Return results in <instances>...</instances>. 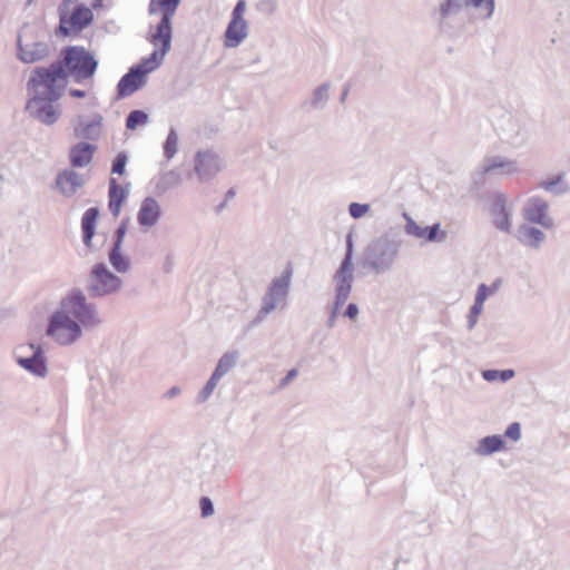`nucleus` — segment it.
<instances>
[{
    "label": "nucleus",
    "instance_id": "nucleus-47",
    "mask_svg": "<svg viewBox=\"0 0 570 570\" xmlns=\"http://www.w3.org/2000/svg\"><path fill=\"white\" fill-rule=\"evenodd\" d=\"M298 375V371L296 368H292L287 372L285 377H283L279 382V387L287 386L296 376Z\"/></svg>",
    "mask_w": 570,
    "mask_h": 570
},
{
    "label": "nucleus",
    "instance_id": "nucleus-19",
    "mask_svg": "<svg viewBox=\"0 0 570 570\" xmlns=\"http://www.w3.org/2000/svg\"><path fill=\"white\" fill-rule=\"evenodd\" d=\"M29 348L32 350V354L26 357L18 356L17 363L33 375L38 377H45L48 371L41 346L31 343L29 344Z\"/></svg>",
    "mask_w": 570,
    "mask_h": 570
},
{
    "label": "nucleus",
    "instance_id": "nucleus-11",
    "mask_svg": "<svg viewBox=\"0 0 570 570\" xmlns=\"http://www.w3.org/2000/svg\"><path fill=\"white\" fill-rule=\"evenodd\" d=\"M171 38L173 31L167 30L159 35L158 28H155V30L150 32L149 41L155 47H159V50H154L148 58L142 59V61L137 66L142 67V69L148 70V72H151L155 69H157L161 65L167 52L170 50Z\"/></svg>",
    "mask_w": 570,
    "mask_h": 570
},
{
    "label": "nucleus",
    "instance_id": "nucleus-8",
    "mask_svg": "<svg viewBox=\"0 0 570 570\" xmlns=\"http://www.w3.org/2000/svg\"><path fill=\"white\" fill-rule=\"evenodd\" d=\"M549 203L541 196L529 197L523 207L522 216L529 224L539 225L546 229L554 227V219L549 213Z\"/></svg>",
    "mask_w": 570,
    "mask_h": 570
},
{
    "label": "nucleus",
    "instance_id": "nucleus-17",
    "mask_svg": "<svg viewBox=\"0 0 570 570\" xmlns=\"http://www.w3.org/2000/svg\"><path fill=\"white\" fill-rule=\"evenodd\" d=\"M148 70H144L142 67L132 66L128 72L125 73L117 85V97L125 98L131 96L145 83V77Z\"/></svg>",
    "mask_w": 570,
    "mask_h": 570
},
{
    "label": "nucleus",
    "instance_id": "nucleus-43",
    "mask_svg": "<svg viewBox=\"0 0 570 570\" xmlns=\"http://www.w3.org/2000/svg\"><path fill=\"white\" fill-rule=\"evenodd\" d=\"M341 265L353 266V239L352 234L346 237V252Z\"/></svg>",
    "mask_w": 570,
    "mask_h": 570
},
{
    "label": "nucleus",
    "instance_id": "nucleus-42",
    "mask_svg": "<svg viewBox=\"0 0 570 570\" xmlns=\"http://www.w3.org/2000/svg\"><path fill=\"white\" fill-rule=\"evenodd\" d=\"M200 515L204 519L212 517L215 513L214 503L208 497L199 499Z\"/></svg>",
    "mask_w": 570,
    "mask_h": 570
},
{
    "label": "nucleus",
    "instance_id": "nucleus-41",
    "mask_svg": "<svg viewBox=\"0 0 570 570\" xmlns=\"http://www.w3.org/2000/svg\"><path fill=\"white\" fill-rule=\"evenodd\" d=\"M368 212V204L351 203L348 206V213L355 219L362 218Z\"/></svg>",
    "mask_w": 570,
    "mask_h": 570
},
{
    "label": "nucleus",
    "instance_id": "nucleus-24",
    "mask_svg": "<svg viewBox=\"0 0 570 570\" xmlns=\"http://www.w3.org/2000/svg\"><path fill=\"white\" fill-rule=\"evenodd\" d=\"M403 218L405 219L406 224L404 226V232L406 235L416 237V238H423L426 242H434L438 238V233L440 230V224H434L432 226L428 227H421L416 224V222L407 214L403 213Z\"/></svg>",
    "mask_w": 570,
    "mask_h": 570
},
{
    "label": "nucleus",
    "instance_id": "nucleus-1",
    "mask_svg": "<svg viewBox=\"0 0 570 570\" xmlns=\"http://www.w3.org/2000/svg\"><path fill=\"white\" fill-rule=\"evenodd\" d=\"M122 287L119 276L109 271L105 263L91 267L87 281V294L78 287L70 289L60 301V306L52 313L46 334L61 346L78 342L83 331H94L105 321L97 304L90 298H104L117 294Z\"/></svg>",
    "mask_w": 570,
    "mask_h": 570
},
{
    "label": "nucleus",
    "instance_id": "nucleus-32",
    "mask_svg": "<svg viewBox=\"0 0 570 570\" xmlns=\"http://www.w3.org/2000/svg\"><path fill=\"white\" fill-rule=\"evenodd\" d=\"M331 83L324 82L316 87L309 100L305 101L304 105L311 106L313 110H323L330 100Z\"/></svg>",
    "mask_w": 570,
    "mask_h": 570
},
{
    "label": "nucleus",
    "instance_id": "nucleus-3",
    "mask_svg": "<svg viewBox=\"0 0 570 570\" xmlns=\"http://www.w3.org/2000/svg\"><path fill=\"white\" fill-rule=\"evenodd\" d=\"M51 65H59L62 68L63 75L60 83L65 88L68 75L76 82L91 78L97 70L98 61L83 47L71 46L61 51V60Z\"/></svg>",
    "mask_w": 570,
    "mask_h": 570
},
{
    "label": "nucleus",
    "instance_id": "nucleus-14",
    "mask_svg": "<svg viewBox=\"0 0 570 570\" xmlns=\"http://www.w3.org/2000/svg\"><path fill=\"white\" fill-rule=\"evenodd\" d=\"M438 14V31L441 37L456 40L463 36L465 30V20L460 13L448 12V10L439 8Z\"/></svg>",
    "mask_w": 570,
    "mask_h": 570
},
{
    "label": "nucleus",
    "instance_id": "nucleus-45",
    "mask_svg": "<svg viewBox=\"0 0 570 570\" xmlns=\"http://www.w3.org/2000/svg\"><path fill=\"white\" fill-rule=\"evenodd\" d=\"M344 304H338L337 301H334L333 302V306L331 308V313H330V316L326 321V326L328 328H332L335 326V323H336V318H337V315L340 313V309L341 307L343 306Z\"/></svg>",
    "mask_w": 570,
    "mask_h": 570
},
{
    "label": "nucleus",
    "instance_id": "nucleus-39",
    "mask_svg": "<svg viewBox=\"0 0 570 570\" xmlns=\"http://www.w3.org/2000/svg\"><path fill=\"white\" fill-rule=\"evenodd\" d=\"M127 161H128L127 154L124 151L119 153L112 161V166H111L112 174L122 175L126 170Z\"/></svg>",
    "mask_w": 570,
    "mask_h": 570
},
{
    "label": "nucleus",
    "instance_id": "nucleus-54",
    "mask_svg": "<svg viewBox=\"0 0 570 570\" xmlns=\"http://www.w3.org/2000/svg\"><path fill=\"white\" fill-rule=\"evenodd\" d=\"M69 95L73 98H85L86 91L81 89H70Z\"/></svg>",
    "mask_w": 570,
    "mask_h": 570
},
{
    "label": "nucleus",
    "instance_id": "nucleus-34",
    "mask_svg": "<svg viewBox=\"0 0 570 570\" xmlns=\"http://www.w3.org/2000/svg\"><path fill=\"white\" fill-rule=\"evenodd\" d=\"M239 358V352L238 351H228L224 353L220 358L218 360L216 367L214 370V374L218 377H223L226 375L232 368L236 366V363Z\"/></svg>",
    "mask_w": 570,
    "mask_h": 570
},
{
    "label": "nucleus",
    "instance_id": "nucleus-21",
    "mask_svg": "<svg viewBox=\"0 0 570 570\" xmlns=\"http://www.w3.org/2000/svg\"><path fill=\"white\" fill-rule=\"evenodd\" d=\"M515 238L523 246L535 250L540 249L547 240L546 234L529 223H523L517 228Z\"/></svg>",
    "mask_w": 570,
    "mask_h": 570
},
{
    "label": "nucleus",
    "instance_id": "nucleus-53",
    "mask_svg": "<svg viewBox=\"0 0 570 570\" xmlns=\"http://www.w3.org/2000/svg\"><path fill=\"white\" fill-rule=\"evenodd\" d=\"M478 318H479V316H473V314L469 313V315H468V330L469 331H472L475 327V325L478 323Z\"/></svg>",
    "mask_w": 570,
    "mask_h": 570
},
{
    "label": "nucleus",
    "instance_id": "nucleus-5",
    "mask_svg": "<svg viewBox=\"0 0 570 570\" xmlns=\"http://www.w3.org/2000/svg\"><path fill=\"white\" fill-rule=\"evenodd\" d=\"M292 269H287L281 276L274 278L262 297V305L253 321V325L263 322L267 315L277 308H283L289 292Z\"/></svg>",
    "mask_w": 570,
    "mask_h": 570
},
{
    "label": "nucleus",
    "instance_id": "nucleus-2",
    "mask_svg": "<svg viewBox=\"0 0 570 570\" xmlns=\"http://www.w3.org/2000/svg\"><path fill=\"white\" fill-rule=\"evenodd\" d=\"M63 70L59 65H50L48 68L38 67L33 70L28 81L32 97L27 104L29 114L45 125H53L60 115L55 102L61 97L63 87L61 78Z\"/></svg>",
    "mask_w": 570,
    "mask_h": 570
},
{
    "label": "nucleus",
    "instance_id": "nucleus-25",
    "mask_svg": "<svg viewBox=\"0 0 570 570\" xmlns=\"http://www.w3.org/2000/svg\"><path fill=\"white\" fill-rule=\"evenodd\" d=\"M538 188L553 196H563L570 193V185L567 181V174L559 173L551 175L538 183Z\"/></svg>",
    "mask_w": 570,
    "mask_h": 570
},
{
    "label": "nucleus",
    "instance_id": "nucleus-29",
    "mask_svg": "<svg viewBox=\"0 0 570 570\" xmlns=\"http://www.w3.org/2000/svg\"><path fill=\"white\" fill-rule=\"evenodd\" d=\"M181 183V175L176 169H170L160 174L155 180V193L164 195L173 188H176Z\"/></svg>",
    "mask_w": 570,
    "mask_h": 570
},
{
    "label": "nucleus",
    "instance_id": "nucleus-33",
    "mask_svg": "<svg viewBox=\"0 0 570 570\" xmlns=\"http://www.w3.org/2000/svg\"><path fill=\"white\" fill-rule=\"evenodd\" d=\"M121 247L112 245L108 253V259L117 273L125 274L130 271V259L122 253Z\"/></svg>",
    "mask_w": 570,
    "mask_h": 570
},
{
    "label": "nucleus",
    "instance_id": "nucleus-10",
    "mask_svg": "<svg viewBox=\"0 0 570 570\" xmlns=\"http://www.w3.org/2000/svg\"><path fill=\"white\" fill-rule=\"evenodd\" d=\"M224 168L223 159L212 150L198 151L194 157V170L200 183L210 181Z\"/></svg>",
    "mask_w": 570,
    "mask_h": 570
},
{
    "label": "nucleus",
    "instance_id": "nucleus-48",
    "mask_svg": "<svg viewBox=\"0 0 570 570\" xmlns=\"http://www.w3.org/2000/svg\"><path fill=\"white\" fill-rule=\"evenodd\" d=\"M358 315V306L355 303H350L344 312V316L350 320H355Z\"/></svg>",
    "mask_w": 570,
    "mask_h": 570
},
{
    "label": "nucleus",
    "instance_id": "nucleus-57",
    "mask_svg": "<svg viewBox=\"0 0 570 570\" xmlns=\"http://www.w3.org/2000/svg\"><path fill=\"white\" fill-rule=\"evenodd\" d=\"M101 4V0H96V2L92 3L94 8H97Z\"/></svg>",
    "mask_w": 570,
    "mask_h": 570
},
{
    "label": "nucleus",
    "instance_id": "nucleus-50",
    "mask_svg": "<svg viewBox=\"0 0 570 570\" xmlns=\"http://www.w3.org/2000/svg\"><path fill=\"white\" fill-rule=\"evenodd\" d=\"M515 373L513 370L509 368V370H499V380L501 382H507L509 380H511L512 377H514Z\"/></svg>",
    "mask_w": 570,
    "mask_h": 570
},
{
    "label": "nucleus",
    "instance_id": "nucleus-52",
    "mask_svg": "<svg viewBox=\"0 0 570 570\" xmlns=\"http://www.w3.org/2000/svg\"><path fill=\"white\" fill-rule=\"evenodd\" d=\"M180 389L178 386H173L170 387L166 393H165V397L167 399H174L176 396H178L180 394Z\"/></svg>",
    "mask_w": 570,
    "mask_h": 570
},
{
    "label": "nucleus",
    "instance_id": "nucleus-31",
    "mask_svg": "<svg viewBox=\"0 0 570 570\" xmlns=\"http://www.w3.org/2000/svg\"><path fill=\"white\" fill-rule=\"evenodd\" d=\"M109 203L108 207L111 214L117 217L120 213L122 203L126 198L125 191L120 185L117 184L115 178L109 180L108 190Z\"/></svg>",
    "mask_w": 570,
    "mask_h": 570
},
{
    "label": "nucleus",
    "instance_id": "nucleus-22",
    "mask_svg": "<svg viewBox=\"0 0 570 570\" xmlns=\"http://www.w3.org/2000/svg\"><path fill=\"white\" fill-rule=\"evenodd\" d=\"M49 55V47L46 42L22 43L18 38V57L24 63H33L45 59Z\"/></svg>",
    "mask_w": 570,
    "mask_h": 570
},
{
    "label": "nucleus",
    "instance_id": "nucleus-46",
    "mask_svg": "<svg viewBox=\"0 0 570 570\" xmlns=\"http://www.w3.org/2000/svg\"><path fill=\"white\" fill-rule=\"evenodd\" d=\"M490 287H488V285L485 284H480L478 289H476V294H475V298L474 301L476 302H480V303H483L487 301L488 296L489 295H492L490 292H489Z\"/></svg>",
    "mask_w": 570,
    "mask_h": 570
},
{
    "label": "nucleus",
    "instance_id": "nucleus-51",
    "mask_svg": "<svg viewBox=\"0 0 570 570\" xmlns=\"http://www.w3.org/2000/svg\"><path fill=\"white\" fill-rule=\"evenodd\" d=\"M483 303H480V302H476L474 301L473 305L471 306L470 308V312L471 314H473V316H480V314L482 313L483 311Z\"/></svg>",
    "mask_w": 570,
    "mask_h": 570
},
{
    "label": "nucleus",
    "instance_id": "nucleus-16",
    "mask_svg": "<svg viewBox=\"0 0 570 570\" xmlns=\"http://www.w3.org/2000/svg\"><path fill=\"white\" fill-rule=\"evenodd\" d=\"M180 4V0H150L148 4L149 16L156 13L160 14V21L155 28H158V33L164 31H173L171 21Z\"/></svg>",
    "mask_w": 570,
    "mask_h": 570
},
{
    "label": "nucleus",
    "instance_id": "nucleus-40",
    "mask_svg": "<svg viewBox=\"0 0 570 570\" xmlns=\"http://www.w3.org/2000/svg\"><path fill=\"white\" fill-rule=\"evenodd\" d=\"M128 229V218L122 219L114 234L112 245L122 246Z\"/></svg>",
    "mask_w": 570,
    "mask_h": 570
},
{
    "label": "nucleus",
    "instance_id": "nucleus-20",
    "mask_svg": "<svg viewBox=\"0 0 570 570\" xmlns=\"http://www.w3.org/2000/svg\"><path fill=\"white\" fill-rule=\"evenodd\" d=\"M163 215L159 203L154 197H146L138 209L137 222L140 227L149 229L154 227Z\"/></svg>",
    "mask_w": 570,
    "mask_h": 570
},
{
    "label": "nucleus",
    "instance_id": "nucleus-37",
    "mask_svg": "<svg viewBox=\"0 0 570 570\" xmlns=\"http://www.w3.org/2000/svg\"><path fill=\"white\" fill-rule=\"evenodd\" d=\"M164 156L170 160L178 150V135L174 128H170L164 142Z\"/></svg>",
    "mask_w": 570,
    "mask_h": 570
},
{
    "label": "nucleus",
    "instance_id": "nucleus-9",
    "mask_svg": "<svg viewBox=\"0 0 570 570\" xmlns=\"http://www.w3.org/2000/svg\"><path fill=\"white\" fill-rule=\"evenodd\" d=\"M92 11L85 4L76 6L70 16L61 11L57 35L67 37L71 32H80L87 28L92 22Z\"/></svg>",
    "mask_w": 570,
    "mask_h": 570
},
{
    "label": "nucleus",
    "instance_id": "nucleus-35",
    "mask_svg": "<svg viewBox=\"0 0 570 570\" xmlns=\"http://www.w3.org/2000/svg\"><path fill=\"white\" fill-rule=\"evenodd\" d=\"M149 122V116L144 110H131L126 118V128L129 130H135L139 126H145Z\"/></svg>",
    "mask_w": 570,
    "mask_h": 570
},
{
    "label": "nucleus",
    "instance_id": "nucleus-18",
    "mask_svg": "<svg viewBox=\"0 0 570 570\" xmlns=\"http://www.w3.org/2000/svg\"><path fill=\"white\" fill-rule=\"evenodd\" d=\"M354 281L353 266L340 265L336 271L334 282V301L338 304H345L352 292V284Z\"/></svg>",
    "mask_w": 570,
    "mask_h": 570
},
{
    "label": "nucleus",
    "instance_id": "nucleus-28",
    "mask_svg": "<svg viewBox=\"0 0 570 570\" xmlns=\"http://www.w3.org/2000/svg\"><path fill=\"white\" fill-rule=\"evenodd\" d=\"M99 217L97 207L88 208L81 218L82 240L87 247L91 246V240L96 230V223Z\"/></svg>",
    "mask_w": 570,
    "mask_h": 570
},
{
    "label": "nucleus",
    "instance_id": "nucleus-27",
    "mask_svg": "<svg viewBox=\"0 0 570 570\" xmlns=\"http://www.w3.org/2000/svg\"><path fill=\"white\" fill-rule=\"evenodd\" d=\"M101 124L102 117L100 115H96L90 121L80 119L75 126V135L78 138L97 140L100 136Z\"/></svg>",
    "mask_w": 570,
    "mask_h": 570
},
{
    "label": "nucleus",
    "instance_id": "nucleus-4",
    "mask_svg": "<svg viewBox=\"0 0 570 570\" xmlns=\"http://www.w3.org/2000/svg\"><path fill=\"white\" fill-rule=\"evenodd\" d=\"M400 243L389 236H381L372 240L364 249L362 265L371 268L375 274H384L393 268L399 256Z\"/></svg>",
    "mask_w": 570,
    "mask_h": 570
},
{
    "label": "nucleus",
    "instance_id": "nucleus-7",
    "mask_svg": "<svg viewBox=\"0 0 570 570\" xmlns=\"http://www.w3.org/2000/svg\"><path fill=\"white\" fill-rule=\"evenodd\" d=\"M245 11L246 1L238 0L225 31L224 46L226 48H236L247 38L248 22L244 19Z\"/></svg>",
    "mask_w": 570,
    "mask_h": 570
},
{
    "label": "nucleus",
    "instance_id": "nucleus-38",
    "mask_svg": "<svg viewBox=\"0 0 570 570\" xmlns=\"http://www.w3.org/2000/svg\"><path fill=\"white\" fill-rule=\"evenodd\" d=\"M255 9L263 16H274L278 9L277 0H258L255 3Z\"/></svg>",
    "mask_w": 570,
    "mask_h": 570
},
{
    "label": "nucleus",
    "instance_id": "nucleus-6",
    "mask_svg": "<svg viewBox=\"0 0 570 570\" xmlns=\"http://www.w3.org/2000/svg\"><path fill=\"white\" fill-rule=\"evenodd\" d=\"M520 171L519 164L501 155H485L479 163L474 176L476 184H484L492 179H502Z\"/></svg>",
    "mask_w": 570,
    "mask_h": 570
},
{
    "label": "nucleus",
    "instance_id": "nucleus-15",
    "mask_svg": "<svg viewBox=\"0 0 570 570\" xmlns=\"http://www.w3.org/2000/svg\"><path fill=\"white\" fill-rule=\"evenodd\" d=\"M475 8L480 10V18L490 20L495 10V0H443L439 8L448 12L460 13L463 9Z\"/></svg>",
    "mask_w": 570,
    "mask_h": 570
},
{
    "label": "nucleus",
    "instance_id": "nucleus-56",
    "mask_svg": "<svg viewBox=\"0 0 570 570\" xmlns=\"http://www.w3.org/2000/svg\"><path fill=\"white\" fill-rule=\"evenodd\" d=\"M234 196H235V191H234V189H229V190L226 193V198H227V199H230V198H233Z\"/></svg>",
    "mask_w": 570,
    "mask_h": 570
},
{
    "label": "nucleus",
    "instance_id": "nucleus-26",
    "mask_svg": "<svg viewBox=\"0 0 570 570\" xmlns=\"http://www.w3.org/2000/svg\"><path fill=\"white\" fill-rule=\"evenodd\" d=\"M96 150H97L96 145L85 142V141H80L78 144H76L73 147H71L70 153H69L70 164L73 167L87 166L91 161L92 156Z\"/></svg>",
    "mask_w": 570,
    "mask_h": 570
},
{
    "label": "nucleus",
    "instance_id": "nucleus-49",
    "mask_svg": "<svg viewBox=\"0 0 570 570\" xmlns=\"http://www.w3.org/2000/svg\"><path fill=\"white\" fill-rule=\"evenodd\" d=\"M482 377L487 382H494L499 380V370H484L482 371Z\"/></svg>",
    "mask_w": 570,
    "mask_h": 570
},
{
    "label": "nucleus",
    "instance_id": "nucleus-58",
    "mask_svg": "<svg viewBox=\"0 0 570 570\" xmlns=\"http://www.w3.org/2000/svg\"><path fill=\"white\" fill-rule=\"evenodd\" d=\"M346 95H347V90H345V91L343 92V95H342V98H341V99H342V100H344V99H345V97H346Z\"/></svg>",
    "mask_w": 570,
    "mask_h": 570
},
{
    "label": "nucleus",
    "instance_id": "nucleus-55",
    "mask_svg": "<svg viewBox=\"0 0 570 570\" xmlns=\"http://www.w3.org/2000/svg\"><path fill=\"white\" fill-rule=\"evenodd\" d=\"M502 281L500 278L495 279L489 287V292L493 295L495 294L499 288L501 287Z\"/></svg>",
    "mask_w": 570,
    "mask_h": 570
},
{
    "label": "nucleus",
    "instance_id": "nucleus-12",
    "mask_svg": "<svg viewBox=\"0 0 570 570\" xmlns=\"http://www.w3.org/2000/svg\"><path fill=\"white\" fill-rule=\"evenodd\" d=\"M489 213L497 229L510 233L512 227V208L508 205V198L502 193H494L491 196Z\"/></svg>",
    "mask_w": 570,
    "mask_h": 570
},
{
    "label": "nucleus",
    "instance_id": "nucleus-13",
    "mask_svg": "<svg viewBox=\"0 0 570 570\" xmlns=\"http://www.w3.org/2000/svg\"><path fill=\"white\" fill-rule=\"evenodd\" d=\"M501 140L512 147H520L527 140V131L520 119L508 114L504 115L497 128Z\"/></svg>",
    "mask_w": 570,
    "mask_h": 570
},
{
    "label": "nucleus",
    "instance_id": "nucleus-44",
    "mask_svg": "<svg viewBox=\"0 0 570 570\" xmlns=\"http://www.w3.org/2000/svg\"><path fill=\"white\" fill-rule=\"evenodd\" d=\"M504 435L513 441H519L521 439V425L518 422H513L508 425Z\"/></svg>",
    "mask_w": 570,
    "mask_h": 570
},
{
    "label": "nucleus",
    "instance_id": "nucleus-30",
    "mask_svg": "<svg viewBox=\"0 0 570 570\" xmlns=\"http://www.w3.org/2000/svg\"><path fill=\"white\" fill-rule=\"evenodd\" d=\"M503 445L504 442L501 435H488L478 442V445L474 448L473 452L480 456H489L495 452H499Z\"/></svg>",
    "mask_w": 570,
    "mask_h": 570
},
{
    "label": "nucleus",
    "instance_id": "nucleus-36",
    "mask_svg": "<svg viewBox=\"0 0 570 570\" xmlns=\"http://www.w3.org/2000/svg\"><path fill=\"white\" fill-rule=\"evenodd\" d=\"M220 380V377L212 373L210 377L208 379L204 387L199 391L197 395V402L202 404L208 401Z\"/></svg>",
    "mask_w": 570,
    "mask_h": 570
},
{
    "label": "nucleus",
    "instance_id": "nucleus-23",
    "mask_svg": "<svg viewBox=\"0 0 570 570\" xmlns=\"http://www.w3.org/2000/svg\"><path fill=\"white\" fill-rule=\"evenodd\" d=\"M56 184L62 195L70 197L83 186L85 180L82 175L77 171L66 169L57 176Z\"/></svg>",
    "mask_w": 570,
    "mask_h": 570
}]
</instances>
